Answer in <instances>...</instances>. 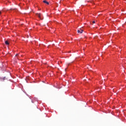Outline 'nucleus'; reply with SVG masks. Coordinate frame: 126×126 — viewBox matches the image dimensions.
<instances>
[{
	"instance_id": "obj_1",
	"label": "nucleus",
	"mask_w": 126,
	"mask_h": 126,
	"mask_svg": "<svg viewBox=\"0 0 126 126\" xmlns=\"http://www.w3.org/2000/svg\"><path fill=\"white\" fill-rule=\"evenodd\" d=\"M83 32V30L80 29L77 30V32L79 33L80 34H81Z\"/></svg>"
},
{
	"instance_id": "obj_2",
	"label": "nucleus",
	"mask_w": 126,
	"mask_h": 126,
	"mask_svg": "<svg viewBox=\"0 0 126 126\" xmlns=\"http://www.w3.org/2000/svg\"><path fill=\"white\" fill-rule=\"evenodd\" d=\"M43 2H44V3H46V4H48V5L49 4V2H48V1H47L46 0H43Z\"/></svg>"
},
{
	"instance_id": "obj_3",
	"label": "nucleus",
	"mask_w": 126,
	"mask_h": 126,
	"mask_svg": "<svg viewBox=\"0 0 126 126\" xmlns=\"http://www.w3.org/2000/svg\"><path fill=\"white\" fill-rule=\"evenodd\" d=\"M36 15L39 17V18H41V13H36Z\"/></svg>"
},
{
	"instance_id": "obj_4",
	"label": "nucleus",
	"mask_w": 126,
	"mask_h": 126,
	"mask_svg": "<svg viewBox=\"0 0 126 126\" xmlns=\"http://www.w3.org/2000/svg\"><path fill=\"white\" fill-rule=\"evenodd\" d=\"M5 44L6 45H9V43L8 42V41L7 40H6V41H5Z\"/></svg>"
},
{
	"instance_id": "obj_5",
	"label": "nucleus",
	"mask_w": 126,
	"mask_h": 126,
	"mask_svg": "<svg viewBox=\"0 0 126 126\" xmlns=\"http://www.w3.org/2000/svg\"><path fill=\"white\" fill-rule=\"evenodd\" d=\"M18 55H19V54H17L16 55V57H17V56H18Z\"/></svg>"
},
{
	"instance_id": "obj_6",
	"label": "nucleus",
	"mask_w": 126,
	"mask_h": 126,
	"mask_svg": "<svg viewBox=\"0 0 126 126\" xmlns=\"http://www.w3.org/2000/svg\"><path fill=\"white\" fill-rule=\"evenodd\" d=\"M93 23H94V24L95 23V21H93Z\"/></svg>"
},
{
	"instance_id": "obj_7",
	"label": "nucleus",
	"mask_w": 126,
	"mask_h": 126,
	"mask_svg": "<svg viewBox=\"0 0 126 126\" xmlns=\"http://www.w3.org/2000/svg\"><path fill=\"white\" fill-rule=\"evenodd\" d=\"M0 14H1V12H0Z\"/></svg>"
}]
</instances>
